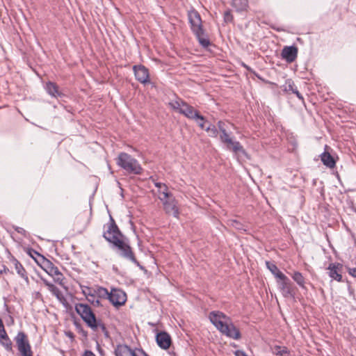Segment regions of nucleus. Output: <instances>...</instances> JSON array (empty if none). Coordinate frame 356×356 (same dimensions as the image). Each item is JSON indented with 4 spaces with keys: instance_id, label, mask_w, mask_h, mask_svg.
<instances>
[{
    "instance_id": "obj_11",
    "label": "nucleus",
    "mask_w": 356,
    "mask_h": 356,
    "mask_svg": "<svg viewBox=\"0 0 356 356\" xmlns=\"http://www.w3.org/2000/svg\"><path fill=\"white\" fill-rule=\"evenodd\" d=\"M143 350L140 349L132 350L127 345H118L115 348V356H142Z\"/></svg>"
},
{
    "instance_id": "obj_14",
    "label": "nucleus",
    "mask_w": 356,
    "mask_h": 356,
    "mask_svg": "<svg viewBox=\"0 0 356 356\" xmlns=\"http://www.w3.org/2000/svg\"><path fill=\"white\" fill-rule=\"evenodd\" d=\"M342 265L339 263H331L327 267L329 276L337 282H341L342 280Z\"/></svg>"
},
{
    "instance_id": "obj_6",
    "label": "nucleus",
    "mask_w": 356,
    "mask_h": 356,
    "mask_svg": "<svg viewBox=\"0 0 356 356\" xmlns=\"http://www.w3.org/2000/svg\"><path fill=\"white\" fill-rule=\"evenodd\" d=\"M42 269L51 277H53L55 282L59 285L64 286V276L59 270L57 266H56L50 260L43 257V261L42 264Z\"/></svg>"
},
{
    "instance_id": "obj_9",
    "label": "nucleus",
    "mask_w": 356,
    "mask_h": 356,
    "mask_svg": "<svg viewBox=\"0 0 356 356\" xmlns=\"http://www.w3.org/2000/svg\"><path fill=\"white\" fill-rule=\"evenodd\" d=\"M133 70L136 79L143 84H147L150 82L148 69L143 65H134Z\"/></svg>"
},
{
    "instance_id": "obj_20",
    "label": "nucleus",
    "mask_w": 356,
    "mask_h": 356,
    "mask_svg": "<svg viewBox=\"0 0 356 356\" xmlns=\"http://www.w3.org/2000/svg\"><path fill=\"white\" fill-rule=\"evenodd\" d=\"M321 159L322 163L327 167L332 168L335 166L336 162L333 156L327 152H324L321 155Z\"/></svg>"
},
{
    "instance_id": "obj_18",
    "label": "nucleus",
    "mask_w": 356,
    "mask_h": 356,
    "mask_svg": "<svg viewBox=\"0 0 356 356\" xmlns=\"http://www.w3.org/2000/svg\"><path fill=\"white\" fill-rule=\"evenodd\" d=\"M0 344L3 346L8 352L13 351L12 341L7 334L6 330L0 332Z\"/></svg>"
},
{
    "instance_id": "obj_44",
    "label": "nucleus",
    "mask_w": 356,
    "mask_h": 356,
    "mask_svg": "<svg viewBox=\"0 0 356 356\" xmlns=\"http://www.w3.org/2000/svg\"><path fill=\"white\" fill-rule=\"evenodd\" d=\"M100 299L101 298H97L96 300H95V301L93 302V303L92 305H93L95 307L101 306L102 305H101V302H100Z\"/></svg>"
},
{
    "instance_id": "obj_17",
    "label": "nucleus",
    "mask_w": 356,
    "mask_h": 356,
    "mask_svg": "<svg viewBox=\"0 0 356 356\" xmlns=\"http://www.w3.org/2000/svg\"><path fill=\"white\" fill-rule=\"evenodd\" d=\"M224 143L227 145V148L232 150L234 153L243 155L246 154L245 150L238 141L233 140L231 138L229 139V141Z\"/></svg>"
},
{
    "instance_id": "obj_36",
    "label": "nucleus",
    "mask_w": 356,
    "mask_h": 356,
    "mask_svg": "<svg viewBox=\"0 0 356 356\" xmlns=\"http://www.w3.org/2000/svg\"><path fill=\"white\" fill-rule=\"evenodd\" d=\"M226 124L223 121H218V128L220 132H222L223 130H226Z\"/></svg>"
},
{
    "instance_id": "obj_10",
    "label": "nucleus",
    "mask_w": 356,
    "mask_h": 356,
    "mask_svg": "<svg viewBox=\"0 0 356 356\" xmlns=\"http://www.w3.org/2000/svg\"><path fill=\"white\" fill-rule=\"evenodd\" d=\"M108 299L114 306H121L127 300L126 293L120 289H112Z\"/></svg>"
},
{
    "instance_id": "obj_26",
    "label": "nucleus",
    "mask_w": 356,
    "mask_h": 356,
    "mask_svg": "<svg viewBox=\"0 0 356 356\" xmlns=\"http://www.w3.org/2000/svg\"><path fill=\"white\" fill-rule=\"evenodd\" d=\"M233 6L237 10H243L248 4V0H232Z\"/></svg>"
},
{
    "instance_id": "obj_5",
    "label": "nucleus",
    "mask_w": 356,
    "mask_h": 356,
    "mask_svg": "<svg viewBox=\"0 0 356 356\" xmlns=\"http://www.w3.org/2000/svg\"><path fill=\"white\" fill-rule=\"evenodd\" d=\"M116 163L118 165L130 174L140 175L143 172L139 162L127 153H120Z\"/></svg>"
},
{
    "instance_id": "obj_43",
    "label": "nucleus",
    "mask_w": 356,
    "mask_h": 356,
    "mask_svg": "<svg viewBox=\"0 0 356 356\" xmlns=\"http://www.w3.org/2000/svg\"><path fill=\"white\" fill-rule=\"evenodd\" d=\"M293 94H295L299 99L303 100V97H302V95L299 92V91L298 90V89L295 90V91H293Z\"/></svg>"
},
{
    "instance_id": "obj_4",
    "label": "nucleus",
    "mask_w": 356,
    "mask_h": 356,
    "mask_svg": "<svg viewBox=\"0 0 356 356\" xmlns=\"http://www.w3.org/2000/svg\"><path fill=\"white\" fill-rule=\"evenodd\" d=\"M75 311L92 330L96 331L100 328L103 332H106V326L100 321H97L96 316L89 305L77 303L75 305Z\"/></svg>"
},
{
    "instance_id": "obj_47",
    "label": "nucleus",
    "mask_w": 356,
    "mask_h": 356,
    "mask_svg": "<svg viewBox=\"0 0 356 356\" xmlns=\"http://www.w3.org/2000/svg\"><path fill=\"white\" fill-rule=\"evenodd\" d=\"M3 330H5V327H4L3 321H2L1 318H0V332Z\"/></svg>"
},
{
    "instance_id": "obj_3",
    "label": "nucleus",
    "mask_w": 356,
    "mask_h": 356,
    "mask_svg": "<svg viewBox=\"0 0 356 356\" xmlns=\"http://www.w3.org/2000/svg\"><path fill=\"white\" fill-rule=\"evenodd\" d=\"M188 17L191 29L197 38L200 44L202 47H208L210 45V41L203 29L202 21L199 13L194 9L191 10L188 13Z\"/></svg>"
},
{
    "instance_id": "obj_33",
    "label": "nucleus",
    "mask_w": 356,
    "mask_h": 356,
    "mask_svg": "<svg viewBox=\"0 0 356 356\" xmlns=\"http://www.w3.org/2000/svg\"><path fill=\"white\" fill-rule=\"evenodd\" d=\"M275 355L279 356H291L289 350L285 346H282V350L275 352Z\"/></svg>"
},
{
    "instance_id": "obj_38",
    "label": "nucleus",
    "mask_w": 356,
    "mask_h": 356,
    "mask_svg": "<svg viewBox=\"0 0 356 356\" xmlns=\"http://www.w3.org/2000/svg\"><path fill=\"white\" fill-rule=\"evenodd\" d=\"M154 184H155V186L156 188H158L159 192H161V189L163 188H166V185L165 184H163V183L156 182Z\"/></svg>"
},
{
    "instance_id": "obj_42",
    "label": "nucleus",
    "mask_w": 356,
    "mask_h": 356,
    "mask_svg": "<svg viewBox=\"0 0 356 356\" xmlns=\"http://www.w3.org/2000/svg\"><path fill=\"white\" fill-rule=\"evenodd\" d=\"M232 18V16L231 15V14L229 13V12H225V20L228 22V21H230Z\"/></svg>"
},
{
    "instance_id": "obj_50",
    "label": "nucleus",
    "mask_w": 356,
    "mask_h": 356,
    "mask_svg": "<svg viewBox=\"0 0 356 356\" xmlns=\"http://www.w3.org/2000/svg\"><path fill=\"white\" fill-rule=\"evenodd\" d=\"M142 356H148L145 352H143V355Z\"/></svg>"
},
{
    "instance_id": "obj_16",
    "label": "nucleus",
    "mask_w": 356,
    "mask_h": 356,
    "mask_svg": "<svg viewBox=\"0 0 356 356\" xmlns=\"http://www.w3.org/2000/svg\"><path fill=\"white\" fill-rule=\"evenodd\" d=\"M156 342L159 346L163 349H168L171 344L170 336L165 332H161L156 334Z\"/></svg>"
},
{
    "instance_id": "obj_37",
    "label": "nucleus",
    "mask_w": 356,
    "mask_h": 356,
    "mask_svg": "<svg viewBox=\"0 0 356 356\" xmlns=\"http://www.w3.org/2000/svg\"><path fill=\"white\" fill-rule=\"evenodd\" d=\"M56 297V298L60 302H62L63 304H64V302L66 301L64 296L63 295V293H61V291H60L59 293H58L57 295L55 296Z\"/></svg>"
},
{
    "instance_id": "obj_25",
    "label": "nucleus",
    "mask_w": 356,
    "mask_h": 356,
    "mask_svg": "<svg viewBox=\"0 0 356 356\" xmlns=\"http://www.w3.org/2000/svg\"><path fill=\"white\" fill-rule=\"evenodd\" d=\"M292 278L302 289H305V278L301 273L295 272L292 275Z\"/></svg>"
},
{
    "instance_id": "obj_7",
    "label": "nucleus",
    "mask_w": 356,
    "mask_h": 356,
    "mask_svg": "<svg viewBox=\"0 0 356 356\" xmlns=\"http://www.w3.org/2000/svg\"><path fill=\"white\" fill-rule=\"evenodd\" d=\"M14 340L22 356H33L31 345L24 332H19Z\"/></svg>"
},
{
    "instance_id": "obj_40",
    "label": "nucleus",
    "mask_w": 356,
    "mask_h": 356,
    "mask_svg": "<svg viewBox=\"0 0 356 356\" xmlns=\"http://www.w3.org/2000/svg\"><path fill=\"white\" fill-rule=\"evenodd\" d=\"M235 356H248L243 350H237L234 352Z\"/></svg>"
},
{
    "instance_id": "obj_13",
    "label": "nucleus",
    "mask_w": 356,
    "mask_h": 356,
    "mask_svg": "<svg viewBox=\"0 0 356 356\" xmlns=\"http://www.w3.org/2000/svg\"><path fill=\"white\" fill-rule=\"evenodd\" d=\"M179 113L191 120H203V115H200L197 110L186 102L184 104V106L181 107Z\"/></svg>"
},
{
    "instance_id": "obj_12",
    "label": "nucleus",
    "mask_w": 356,
    "mask_h": 356,
    "mask_svg": "<svg viewBox=\"0 0 356 356\" xmlns=\"http://www.w3.org/2000/svg\"><path fill=\"white\" fill-rule=\"evenodd\" d=\"M161 202H163V209L166 213L171 214L174 217L178 218L179 214V209L177 207L176 200L172 196Z\"/></svg>"
},
{
    "instance_id": "obj_27",
    "label": "nucleus",
    "mask_w": 356,
    "mask_h": 356,
    "mask_svg": "<svg viewBox=\"0 0 356 356\" xmlns=\"http://www.w3.org/2000/svg\"><path fill=\"white\" fill-rule=\"evenodd\" d=\"M42 280L43 281L44 284L47 286L49 291L50 292H51V293L54 296H56L58 293H59V292H60L59 289L58 287H56L54 284H53L52 283L48 282L45 279H42Z\"/></svg>"
},
{
    "instance_id": "obj_35",
    "label": "nucleus",
    "mask_w": 356,
    "mask_h": 356,
    "mask_svg": "<svg viewBox=\"0 0 356 356\" xmlns=\"http://www.w3.org/2000/svg\"><path fill=\"white\" fill-rule=\"evenodd\" d=\"M198 124V126L202 129H205L207 127H205L206 124H209V122L205 120L204 117L203 116V120H194Z\"/></svg>"
},
{
    "instance_id": "obj_24",
    "label": "nucleus",
    "mask_w": 356,
    "mask_h": 356,
    "mask_svg": "<svg viewBox=\"0 0 356 356\" xmlns=\"http://www.w3.org/2000/svg\"><path fill=\"white\" fill-rule=\"evenodd\" d=\"M13 263L17 274L22 278H25L27 280L28 277L26 275V270L24 268L23 266L21 264V263L15 259L13 260Z\"/></svg>"
},
{
    "instance_id": "obj_39",
    "label": "nucleus",
    "mask_w": 356,
    "mask_h": 356,
    "mask_svg": "<svg viewBox=\"0 0 356 356\" xmlns=\"http://www.w3.org/2000/svg\"><path fill=\"white\" fill-rule=\"evenodd\" d=\"M15 230L17 233H19V234H22V235H25V234H26V230H25L24 228L20 227H15Z\"/></svg>"
},
{
    "instance_id": "obj_21",
    "label": "nucleus",
    "mask_w": 356,
    "mask_h": 356,
    "mask_svg": "<svg viewBox=\"0 0 356 356\" xmlns=\"http://www.w3.org/2000/svg\"><path fill=\"white\" fill-rule=\"evenodd\" d=\"M266 268L270 271V273L274 275V277L277 280L283 277L285 275L282 272H281L276 264L269 261H266Z\"/></svg>"
},
{
    "instance_id": "obj_49",
    "label": "nucleus",
    "mask_w": 356,
    "mask_h": 356,
    "mask_svg": "<svg viewBox=\"0 0 356 356\" xmlns=\"http://www.w3.org/2000/svg\"><path fill=\"white\" fill-rule=\"evenodd\" d=\"M88 287H86V289L84 291H86L87 293H89V291L88 290Z\"/></svg>"
},
{
    "instance_id": "obj_32",
    "label": "nucleus",
    "mask_w": 356,
    "mask_h": 356,
    "mask_svg": "<svg viewBox=\"0 0 356 356\" xmlns=\"http://www.w3.org/2000/svg\"><path fill=\"white\" fill-rule=\"evenodd\" d=\"M229 225L238 230H244L243 225L236 220H229Z\"/></svg>"
},
{
    "instance_id": "obj_19",
    "label": "nucleus",
    "mask_w": 356,
    "mask_h": 356,
    "mask_svg": "<svg viewBox=\"0 0 356 356\" xmlns=\"http://www.w3.org/2000/svg\"><path fill=\"white\" fill-rule=\"evenodd\" d=\"M45 89L47 93L54 97H61L62 93L58 90V86L51 81H49L46 83Z\"/></svg>"
},
{
    "instance_id": "obj_29",
    "label": "nucleus",
    "mask_w": 356,
    "mask_h": 356,
    "mask_svg": "<svg viewBox=\"0 0 356 356\" xmlns=\"http://www.w3.org/2000/svg\"><path fill=\"white\" fill-rule=\"evenodd\" d=\"M284 90L286 92H291L292 93L297 88L295 86L293 81L291 79H287L284 85Z\"/></svg>"
},
{
    "instance_id": "obj_48",
    "label": "nucleus",
    "mask_w": 356,
    "mask_h": 356,
    "mask_svg": "<svg viewBox=\"0 0 356 356\" xmlns=\"http://www.w3.org/2000/svg\"><path fill=\"white\" fill-rule=\"evenodd\" d=\"M243 66L245 68H246L248 70L251 71L250 67H248L247 65H245V64H243Z\"/></svg>"
},
{
    "instance_id": "obj_34",
    "label": "nucleus",
    "mask_w": 356,
    "mask_h": 356,
    "mask_svg": "<svg viewBox=\"0 0 356 356\" xmlns=\"http://www.w3.org/2000/svg\"><path fill=\"white\" fill-rule=\"evenodd\" d=\"M221 134L220 135V139L222 143H226L227 141H229V139L231 138L229 134L227 132V130H223L222 132H220Z\"/></svg>"
},
{
    "instance_id": "obj_28",
    "label": "nucleus",
    "mask_w": 356,
    "mask_h": 356,
    "mask_svg": "<svg viewBox=\"0 0 356 356\" xmlns=\"http://www.w3.org/2000/svg\"><path fill=\"white\" fill-rule=\"evenodd\" d=\"M208 134L209 136L211 137H216L218 134V131L215 125L211 124V123H209L207 127L204 129Z\"/></svg>"
},
{
    "instance_id": "obj_30",
    "label": "nucleus",
    "mask_w": 356,
    "mask_h": 356,
    "mask_svg": "<svg viewBox=\"0 0 356 356\" xmlns=\"http://www.w3.org/2000/svg\"><path fill=\"white\" fill-rule=\"evenodd\" d=\"M160 193L159 199L161 201H163V200L170 198L172 196V195L168 191V186L166 188H163L161 189V192H159Z\"/></svg>"
},
{
    "instance_id": "obj_22",
    "label": "nucleus",
    "mask_w": 356,
    "mask_h": 356,
    "mask_svg": "<svg viewBox=\"0 0 356 356\" xmlns=\"http://www.w3.org/2000/svg\"><path fill=\"white\" fill-rule=\"evenodd\" d=\"M91 293H93L98 298L108 299L109 292L106 288L97 286L91 288Z\"/></svg>"
},
{
    "instance_id": "obj_23",
    "label": "nucleus",
    "mask_w": 356,
    "mask_h": 356,
    "mask_svg": "<svg viewBox=\"0 0 356 356\" xmlns=\"http://www.w3.org/2000/svg\"><path fill=\"white\" fill-rule=\"evenodd\" d=\"M186 102L182 100L180 98H177L174 101H171L169 102V106L173 109L178 111L179 113H180V110L181 109V107L184 106V104H185Z\"/></svg>"
},
{
    "instance_id": "obj_8",
    "label": "nucleus",
    "mask_w": 356,
    "mask_h": 356,
    "mask_svg": "<svg viewBox=\"0 0 356 356\" xmlns=\"http://www.w3.org/2000/svg\"><path fill=\"white\" fill-rule=\"evenodd\" d=\"M277 283L284 297L293 298L295 297L296 293L294 286L288 277L284 275L283 277L277 280Z\"/></svg>"
},
{
    "instance_id": "obj_45",
    "label": "nucleus",
    "mask_w": 356,
    "mask_h": 356,
    "mask_svg": "<svg viewBox=\"0 0 356 356\" xmlns=\"http://www.w3.org/2000/svg\"><path fill=\"white\" fill-rule=\"evenodd\" d=\"M82 356H95V355L90 350H86Z\"/></svg>"
},
{
    "instance_id": "obj_15",
    "label": "nucleus",
    "mask_w": 356,
    "mask_h": 356,
    "mask_svg": "<svg viewBox=\"0 0 356 356\" xmlns=\"http://www.w3.org/2000/svg\"><path fill=\"white\" fill-rule=\"evenodd\" d=\"M298 56V48L295 46L284 47L282 51V57L288 63L293 62Z\"/></svg>"
},
{
    "instance_id": "obj_1",
    "label": "nucleus",
    "mask_w": 356,
    "mask_h": 356,
    "mask_svg": "<svg viewBox=\"0 0 356 356\" xmlns=\"http://www.w3.org/2000/svg\"><path fill=\"white\" fill-rule=\"evenodd\" d=\"M110 220L111 222L108 225V229L103 234L104 238L108 242L112 243L113 248H118L120 250V254L122 257L139 266V263L136 260L131 247L120 238L122 234L112 217H111Z\"/></svg>"
},
{
    "instance_id": "obj_2",
    "label": "nucleus",
    "mask_w": 356,
    "mask_h": 356,
    "mask_svg": "<svg viewBox=\"0 0 356 356\" xmlns=\"http://www.w3.org/2000/svg\"><path fill=\"white\" fill-rule=\"evenodd\" d=\"M209 317L212 324L215 325L222 334L236 340L241 338L239 330L232 323L229 318L222 312L219 311L211 312Z\"/></svg>"
},
{
    "instance_id": "obj_41",
    "label": "nucleus",
    "mask_w": 356,
    "mask_h": 356,
    "mask_svg": "<svg viewBox=\"0 0 356 356\" xmlns=\"http://www.w3.org/2000/svg\"><path fill=\"white\" fill-rule=\"evenodd\" d=\"M348 273L353 277H356V266L355 268H350L348 269Z\"/></svg>"
},
{
    "instance_id": "obj_31",
    "label": "nucleus",
    "mask_w": 356,
    "mask_h": 356,
    "mask_svg": "<svg viewBox=\"0 0 356 356\" xmlns=\"http://www.w3.org/2000/svg\"><path fill=\"white\" fill-rule=\"evenodd\" d=\"M88 290L89 291V293H87L86 291H83V293L86 297L88 301L92 304L97 297L93 293H91V288H88Z\"/></svg>"
},
{
    "instance_id": "obj_46",
    "label": "nucleus",
    "mask_w": 356,
    "mask_h": 356,
    "mask_svg": "<svg viewBox=\"0 0 356 356\" xmlns=\"http://www.w3.org/2000/svg\"><path fill=\"white\" fill-rule=\"evenodd\" d=\"M282 346H275L274 347L273 353L275 354V352H277V351H279V350H282Z\"/></svg>"
}]
</instances>
